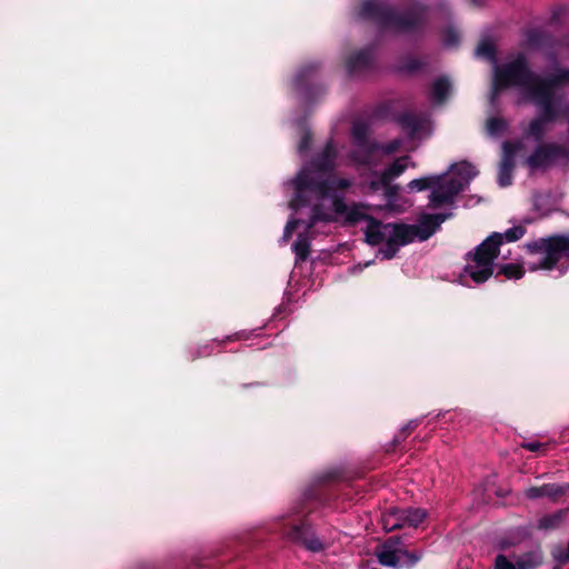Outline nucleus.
<instances>
[{
	"instance_id": "3",
	"label": "nucleus",
	"mask_w": 569,
	"mask_h": 569,
	"mask_svg": "<svg viewBox=\"0 0 569 569\" xmlns=\"http://www.w3.org/2000/svg\"><path fill=\"white\" fill-rule=\"evenodd\" d=\"M567 84H569V68H558L543 79H539V83L529 93L530 99L540 109L539 118L553 123L560 117H565L563 108H559L555 102V90Z\"/></svg>"
},
{
	"instance_id": "20",
	"label": "nucleus",
	"mask_w": 569,
	"mask_h": 569,
	"mask_svg": "<svg viewBox=\"0 0 569 569\" xmlns=\"http://www.w3.org/2000/svg\"><path fill=\"white\" fill-rule=\"evenodd\" d=\"M518 569H537L543 563V551L540 548L523 552L516 558Z\"/></svg>"
},
{
	"instance_id": "11",
	"label": "nucleus",
	"mask_w": 569,
	"mask_h": 569,
	"mask_svg": "<svg viewBox=\"0 0 569 569\" xmlns=\"http://www.w3.org/2000/svg\"><path fill=\"white\" fill-rule=\"evenodd\" d=\"M523 148L521 141H505L502 143V154L498 169V184L501 188L509 187L512 183V172L516 167L515 157Z\"/></svg>"
},
{
	"instance_id": "57",
	"label": "nucleus",
	"mask_w": 569,
	"mask_h": 569,
	"mask_svg": "<svg viewBox=\"0 0 569 569\" xmlns=\"http://www.w3.org/2000/svg\"><path fill=\"white\" fill-rule=\"evenodd\" d=\"M300 512H301V510H300V509H297V508H295V509H293V513H295V515H299Z\"/></svg>"
},
{
	"instance_id": "32",
	"label": "nucleus",
	"mask_w": 569,
	"mask_h": 569,
	"mask_svg": "<svg viewBox=\"0 0 569 569\" xmlns=\"http://www.w3.org/2000/svg\"><path fill=\"white\" fill-rule=\"evenodd\" d=\"M476 54L492 63L497 62V48L489 39H483L479 42L476 49Z\"/></svg>"
},
{
	"instance_id": "39",
	"label": "nucleus",
	"mask_w": 569,
	"mask_h": 569,
	"mask_svg": "<svg viewBox=\"0 0 569 569\" xmlns=\"http://www.w3.org/2000/svg\"><path fill=\"white\" fill-rule=\"evenodd\" d=\"M526 233V228L523 226H515L512 228H509L503 233H500L502 237V242H515L521 239Z\"/></svg>"
},
{
	"instance_id": "1",
	"label": "nucleus",
	"mask_w": 569,
	"mask_h": 569,
	"mask_svg": "<svg viewBox=\"0 0 569 569\" xmlns=\"http://www.w3.org/2000/svg\"><path fill=\"white\" fill-rule=\"evenodd\" d=\"M358 14L375 22L382 30L406 34L421 36L428 24V8L422 3H413L398 11L381 0H363Z\"/></svg>"
},
{
	"instance_id": "34",
	"label": "nucleus",
	"mask_w": 569,
	"mask_h": 569,
	"mask_svg": "<svg viewBox=\"0 0 569 569\" xmlns=\"http://www.w3.org/2000/svg\"><path fill=\"white\" fill-rule=\"evenodd\" d=\"M378 560L386 567H402L400 550L385 549L377 553Z\"/></svg>"
},
{
	"instance_id": "36",
	"label": "nucleus",
	"mask_w": 569,
	"mask_h": 569,
	"mask_svg": "<svg viewBox=\"0 0 569 569\" xmlns=\"http://www.w3.org/2000/svg\"><path fill=\"white\" fill-rule=\"evenodd\" d=\"M439 182V178L436 176L422 177L419 179H413L408 183V188L411 191H423L427 189H432L435 184Z\"/></svg>"
},
{
	"instance_id": "54",
	"label": "nucleus",
	"mask_w": 569,
	"mask_h": 569,
	"mask_svg": "<svg viewBox=\"0 0 569 569\" xmlns=\"http://www.w3.org/2000/svg\"><path fill=\"white\" fill-rule=\"evenodd\" d=\"M398 146H399V142L398 141H392L388 144L387 147V151L388 152H395L397 149H398Z\"/></svg>"
},
{
	"instance_id": "48",
	"label": "nucleus",
	"mask_w": 569,
	"mask_h": 569,
	"mask_svg": "<svg viewBox=\"0 0 569 569\" xmlns=\"http://www.w3.org/2000/svg\"><path fill=\"white\" fill-rule=\"evenodd\" d=\"M546 443H542V442H539V441H529V442H523L521 445V447L528 451H531V452H537L539 451L540 449H545L546 448Z\"/></svg>"
},
{
	"instance_id": "38",
	"label": "nucleus",
	"mask_w": 569,
	"mask_h": 569,
	"mask_svg": "<svg viewBox=\"0 0 569 569\" xmlns=\"http://www.w3.org/2000/svg\"><path fill=\"white\" fill-rule=\"evenodd\" d=\"M551 557L560 567L569 563V541L567 542L566 548L559 545L555 546L551 550Z\"/></svg>"
},
{
	"instance_id": "52",
	"label": "nucleus",
	"mask_w": 569,
	"mask_h": 569,
	"mask_svg": "<svg viewBox=\"0 0 569 569\" xmlns=\"http://www.w3.org/2000/svg\"><path fill=\"white\" fill-rule=\"evenodd\" d=\"M562 49L569 50V31L562 37H560V51Z\"/></svg>"
},
{
	"instance_id": "30",
	"label": "nucleus",
	"mask_w": 569,
	"mask_h": 569,
	"mask_svg": "<svg viewBox=\"0 0 569 569\" xmlns=\"http://www.w3.org/2000/svg\"><path fill=\"white\" fill-rule=\"evenodd\" d=\"M455 201L456 200L453 198L437 187H433L429 194V207L432 209H438L443 206H451L455 203Z\"/></svg>"
},
{
	"instance_id": "49",
	"label": "nucleus",
	"mask_w": 569,
	"mask_h": 569,
	"mask_svg": "<svg viewBox=\"0 0 569 569\" xmlns=\"http://www.w3.org/2000/svg\"><path fill=\"white\" fill-rule=\"evenodd\" d=\"M407 438L408 435L401 429L392 439V448L396 449L397 447H399Z\"/></svg>"
},
{
	"instance_id": "41",
	"label": "nucleus",
	"mask_w": 569,
	"mask_h": 569,
	"mask_svg": "<svg viewBox=\"0 0 569 569\" xmlns=\"http://www.w3.org/2000/svg\"><path fill=\"white\" fill-rule=\"evenodd\" d=\"M385 241V246L379 249V253L382 256L383 259L391 260L396 257L397 252L399 251V246L396 244L389 238H387Z\"/></svg>"
},
{
	"instance_id": "29",
	"label": "nucleus",
	"mask_w": 569,
	"mask_h": 569,
	"mask_svg": "<svg viewBox=\"0 0 569 569\" xmlns=\"http://www.w3.org/2000/svg\"><path fill=\"white\" fill-rule=\"evenodd\" d=\"M447 173L437 174L439 182L435 187L445 191L448 196L456 200L457 196L465 191L463 186L453 178L446 179Z\"/></svg>"
},
{
	"instance_id": "18",
	"label": "nucleus",
	"mask_w": 569,
	"mask_h": 569,
	"mask_svg": "<svg viewBox=\"0 0 569 569\" xmlns=\"http://www.w3.org/2000/svg\"><path fill=\"white\" fill-rule=\"evenodd\" d=\"M383 529L395 531L407 527L406 510L401 508H389L381 518Z\"/></svg>"
},
{
	"instance_id": "42",
	"label": "nucleus",
	"mask_w": 569,
	"mask_h": 569,
	"mask_svg": "<svg viewBox=\"0 0 569 569\" xmlns=\"http://www.w3.org/2000/svg\"><path fill=\"white\" fill-rule=\"evenodd\" d=\"M442 41L446 47H456L459 43V33L453 27H447L443 31Z\"/></svg>"
},
{
	"instance_id": "10",
	"label": "nucleus",
	"mask_w": 569,
	"mask_h": 569,
	"mask_svg": "<svg viewBox=\"0 0 569 569\" xmlns=\"http://www.w3.org/2000/svg\"><path fill=\"white\" fill-rule=\"evenodd\" d=\"M336 158L337 149L332 140H329L323 150L316 154L299 173L308 172L311 177L325 178V176L333 171Z\"/></svg>"
},
{
	"instance_id": "43",
	"label": "nucleus",
	"mask_w": 569,
	"mask_h": 569,
	"mask_svg": "<svg viewBox=\"0 0 569 569\" xmlns=\"http://www.w3.org/2000/svg\"><path fill=\"white\" fill-rule=\"evenodd\" d=\"M402 567L412 568L420 560V556L409 550H400Z\"/></svg>"
},
{
	"instance_id": "46",
	"label": "nucleus",
	"mask_w": 569,
	"mask_h": 569,
	"mask_svg": "<svg viewBox=\"0 0 569 569\" xmlns=\"http://www.w3.org/2000/svg\"><path fill=\"white\" fill-rule=\"evenodd\" d=\"M302 223H305V221L301 219H293L288 221L284 227L283 237L289 238L292 234V232Z\"/></svg>"
},
{
	"instance_id": "33",
	"label": "nucleus",
	"mask_w": 569,
	"mask_h": 569,
	"mask_svg": "<svg viewBox=\"0 0 569 569\" xmlns=\"http://www.w3.org/2000/svg\"><path fill=\"white\" fill-rule=\"evenodd\" d=\"M525 268L521 264L506 263L499 267L496 278L503 276L506 279H521L525 276Z\"/></svg>"
},
{
	"instance_id": "45",
	"label": "nucleus",
	"mask_w": 569,
	"mask_h": 569,
	"mask_svg": "<svg viewBox=\"0 0 569 569\" xmlns=\"http://www.w3.org/2000/svg\"><path fill=\"white\" fill-rule=\"evenodd\" d=\"M311 140H312L311 132L306 131L303 133V136L301 137V140L298 144V152L300 154H305L310 149Z\"/></svg>"
},
{
	"instance_id": "14",
	"label": "nucleus",
	"mask_w": 569,
	"mask_h": 569,
	"mask_svg": "<svg viewBox=\"0 0 569 569\" xmlns=\"http://www.w3.org/2000/svg\"><path fill=\"white\" fill-rule=\"evenodd\" d=\"M452 216V212H440L422 216L419 224H413L416 238H418L420 241L428 240L440 229L441 223L450 219Z\"/></svg>"
},
{
	"instance_id": "23",
	"label": "nucleus",
	"mask_w": 569,
	"mask_h": 569,
	"mask_svg": "<svg viewBox=\"0 0 569 569\" xmlns=\"http://www.w3.org/2000/svg\"><path fill=\"white\" fill-rule=\"evenodd\" d=\"M318 69H319L318 63H316V62L309 63V64L303 66L296 76V79H295L296 88L299 91L303 92L306 96L309 94V88H308L309 82L313 80Z\"/></svg>"
},
{
	"instance_id": "12",
	"label": "nucleus",
	"mask_w": 569,
	"mask_h": 569,
	"mask_svg": "<svg viewBox=\"0 0 569 569\" xmlns=\"http://www.w3.org/2000/svg\"><path fill=\"white\" fill-rule=\"evenodd\" d=\"M527 46L535 50H543L549 58L560 52V38L542 29H530L526 32Z\"/></svg>"
},
{
	"instance_id": "4",
	"label": "nucleus",
	"mask_w": 569,
	"mask_h": 569,
	"mask_svg": "<svg viewBox=\"0 0 569 569\" xmlns=\"http://www.w3.org/2000/svg\"><path fill=\"white\" fill-rule=\"evenodd\" d=\"M543 77L536 74L529 67L527 57L520 52L507 63L496 64L493 89L501 91L508 88H523L529 94Z\"/></svg>"
},
{
	"instance_id": "8",
	"label": "nucleus",
	"mask_w": 569,
	"mask_h": 569,
	"mask_svg": "<svg viewBox=\"0 0 569 569\" xmlns=\"http://www.w3.org/2000/svg\"><path fill=\"white\" fill-rule=\"evenodd\" d=\"M351 136L355 143V149L351 151L352 160L359 164H370L379 146L369 140L367 124L365 122H355L351 127Z\"/></svg>"
},
{
	"instance_id": "55",
	"label": "nucleus",
	"mask_w": 569,
	"mask_h": 569,
	"mask_svg": "<svg viewBox=\"0 0 569 569\" xmlns=\"http://www.w3.org/2000/svg\"><path fill=\"white\" fill-rule=\"evenodd\" d=\"M234 338H236V339H238V335H236L234 337H233V336H228L224 340H222V341H216V342H217V345L220 347V346H222L223 343H226L227 341H232Z\"/></svg>"
},
{
	"instance_id": "2",
	"label": "nucleus",
	"mask_w": 569,
	"mask_h": 569,
	"mask_svg": "<svg viewBox=\"0 0 569 569\" xmlns=\"http://www.w3.org/2000/svg\"><path fill=\"white\" fill-rule=\"evenodd\" d=\"M501 244L502 237L500 232H492L473 250L465 254L463 272L475 283H485L493 276L495 261L499 257Z\"/></svg>"
},
{
	"instance_id": "56",
	"label": "nucleus",
	"mask_w": 569,
	"mask_h": 569,
	"mask_svg": "<svg viewBox=\"0 0 569 569\" xmlns=\"http://www.w3.org/2000/svg\"><path fill=\"white\" fill-rule=\"evenodd\" d=\"M471 1H472V3H473L475 6H480V4H481V0H471Z\"/></svg>"
},
{
	"instance_id": "59",
	"label": "nucleus",
	"mask_w": 569,
	"mask_h": 569,
	"mask_svg": "<svg viewBox=\"0 0 569 569\" xmlns=\"http://www.w3.org/2000/svg\"><path fill=\"white\" fill-rule=\"evenodd\" d=\"M562 567L559 566V563H557L553 569H561Z\"/></svg>"
},
{
	"instance_id": "24",
	"label": "nucleus",
	"mask_w": 569,
	"mask_h": 569,
	"mask_svg": "<svg viewBox=\"0 0 569 569\" xmlns=\"http://www.w3.org/2000/svg\"><path fill=\"white\" fill-rule=\"evenodd\" d=\"M397 122L410 138L416 137V134L421 130L422 127L421 119L416 113L410 111H405L400 113L397 118Z\"/></svg>"
},
{
	"instance_id": "28",
	"label": "nucleus",
	"mask_w": 569,
	"mask_h": 569,
	"mask_svg": "<svg viewBox=\"0 0 569 569\" xmlns=\"http://www.w3.org/2000/svg\"><path fill=\"white\" fill-rule=\"evenodd\" d=\"M333 220L335 219L332 216L325 212L323 207L321 204H315L311 208L309 220L306 222V230L308 233H311V236H313V233H316L315 227L317 226L318 222L329 223L332 222Z\"/></svg>"
},
{
	"instance_id": "31",
	"label": "nucleus",
	"mask_w": 569,
	"mask_h": 569,
	"mask_svg": "<svg viewBox=\"0 0 569 569\" xmlns=\"http://www.w3.org/2000/svg\"><path fill=\"white\" fill-rule=\"evenodd\" d=\"M406 158L393 161L388 168L382 171V183L388 184L392 179L401 176L407 169Z\"/></svg>"
},
{
	"instance_id": "27",
	"label": "nucleus",
	"mask_w": 569,
	"mask_h": 569,
	"mask_svg": "<svg viewBox=\"0 0 569 569\" xmlns=\"http://www.w3.org/2000/svg\"><path fill=\"white\" fill-rule=\"evenodd\" d=\"M549 124L548 121L542 120L538 116L535 117L528 124V127L523 131V136L526 138H531L536 142L543 143V139L546 136V126Z\"/></svg>"
},
{
	"instance_id": "21",
	"label": "nucleus",
	"mask_w": 569,
	"mask_h": 569,
	"mask_svg": "<svg viewBox=\"0 0 569 569\" xmlns=\"http://www.w3.org/2000/svg\"><path fill=\"white\" fill-rule=\"evenodd\" d=\"M451 170L455 174L452 178L458 180V182L463 186V189H466L471 180L478 174L476 167L468 161H461L452 164Z\"/></svg>"
},
{
	"instance_id": "50",
	"label": "nucleus",
	"mask_w": 569,
	"mask_h": 569,
	"mask_svg": "<svg viewBox=\"0 0 569 569\" xmlns=\"http://www.w3.org/2000/svg\"><path fill=\"white\" fill-rule=\"evenodd\" d=\"M407 438L408 435L401 429L392 439V448L396 449L397 447H399Z\"/></svg>"
},
{
	"instance_id": "15",
	"label": "nucleus",
	"mask_w": 569,
	"mask_h": 569,
	"mask_svg": "<svg viewBox=\"0 0 569 569\" xmlns=\"http://www.w3.org/2000/svg\"><path fill=\"white\" fill-rule=\"evenodd\" d=\"M375 63V47L369 46L351 53L346 60V69L349 74L368 71Z\"/></svg>"
},
{
	"instance_id": "25",
	"label": "nucleus",
	"mask_w": 569,
	"mask_h": 569,
	"mask_svg": "<svg viewBox=\"0 0 569 569\" xmlns=\"http://www.w3.org/2000/svg\"><path fill=\"white\" fill-rule=\"evenodd\" d=\"M451 92V83L447 77L437 78L432 84L430 90V98L436 103H443Z\"/></svg>"
},
{
	"instance_id": "53",
	"label": "nucleus",
	"mask_w": 569,
	"mask_h": 569,
	"mask_svg": "<svg viewBox=\"0 0 569 569\" xmlns=\"http://www.w3.org/2000/svg\"><path fill=\"white\" fill-rule=\"evenodd\" d=\"M383 188L382 183V173L380 174L379 180H375L370 182V189L373 191H378L379 189Z\"/></svg>"
},
{
	"instance_id": "17",
	"label": "nucleus",
	"mask_w": 569,
	"mask_h": 569,
	"mask_svg": "<svg viewBox=\"0 0 569 569\" xmlns=\"http://www.w3.org/2000/svg\"><path fill=\"white\" fill-rule=\"evenodd\" d=\"M383 229L388 231V238L399 247L411 243L416 238L413 224L388 222Z\"/></svg>"
},
{
	"instance_id": "19",
	"label": "nucleus",
	"mask_w": 569,
	"mask_h": 569,
	"mask_svg": "<svg viewBox=\"0 0 569 569\" xmlns=\"http://www.w3.org/2000/svg\"><path fill=\"white\" fill-rule=\"evenodd\" d=\"M382 221L376 219L375 217L369 218L367 222V228L365 230L366 242L372 247L382 243L387 238L388 231L383 229Z\"/></svg>"
},
{
	"instance_id": "47",
	"label": "nucleus",
	"mask_w": 569,
	"mask_h": 569,
	"mask_svg": "<svg viewBox=\"0 0 569 569\" xmlns=\"http://www.w3.org/2000/svg\"><path fill=\"white\" fill-rule=\"evenodd\" d=\"M383 189H385V196L389 200H392L393 198H396L399 192V186L391 184V182H388V184H383Z\"/></svg>"
},
{
	"instance_id": "7",
	"label": "nucleus",
	"mask_w": 569,
	"mask_h": 569,
	"mask_svg": "<svg viewBox=\"0 0 569 569\" xmlns=\"http://www.w3.org/2000/svg\"><path fill=\"white\" fill-rule=\"evenodd\" d=\"M282 532L287 540L302 546L311 552H320L325 549L323 542L312 530L307 515L298 519H288L282 526Z\"/></svg>"
},
{
	"instance_id": "58",
	"label": "nucleus",
	"mask_w": 569,
	"mask_h": 569,
	"mask_svg": "<svg viewBox=\"0 0 569 569\" xmlns=\"http://www.w3.org/2000/svg\"><path fill=\"white\" fill-rule=\"evenodd\" d=\"M393 540L398 541V540H399V538H398V537H397V538H392V537H391V538H389V539H388V541H387V542H391V541H393Z\"/></svg>"
},
{
	"instance_id": "6",
	"label": "nucleus",
	"mask_w": 569,
	"mask_h": 569,
	"mask_svg": "<svg viewBox=\"0 0 569 569\" xmlns=\"http://www.w3.org/2000/svg\"><path fill=\"white\" fill-rule=\"evenodd\" d=\"M350 187L348 179L311 177L308 172L298 173L295 180L297 198L303 200V193L311 192L322 198L329 196L335 190H345Z\"/></svg>"
},
{
	"instance_id": "26",
	"label": "nucleus",
	"mask_w": 569,
	"mask_h": 569,
	"mask_svg": "<svg viewBox=\"0 0 569 569\" xmlns=\"http://www.w3.org/2000/svg\"><path fill=\"white\" fill-rule=\"evenodd\" d=\"M569 509H560L552 513L546 515L539 519L538 528L543 530H556L567 519Z\"/></svg>"
},
{
	"instance_id": "9",
	"label": "nucleus",
	"mask_w": 569,
	"mask_h": 569,
	"mask_svg": "<svg viewBox=\"0 0 569 569\" xmlns=\"http://www.w3.org/2000/svg\"><path fill=\"white\" fill-rule=\"evenodd\" d=\"M567 156V150L561 144L555 142L539 143L532 153L527 157L525 164L531 170L546 169L550 167L557 159Z\"/></svg>"
},
{
	"instance_id": "13",
	"label": "nucleus",
	"mask_w": 569,
	"mask_h": 569,
	"mask_svg": "<svg viewBox=\"0 0 569 569\" xmlns=\"http://www.w3.org/2000/svg\"><path fill=\"white\" fill-rule=\"evenodd\" d=\"M333 211L339 216H345V224L356 226L362 220L369 221L372 216L363 211V206L360 203H352L348 206L342 197L335 196L332 199Z\"/></svg>"
},
{
	"instance_id": "5",
	"label": "nucleus",
	"mask_w": 569,
	"mask_h": 569,
	"mask_svg": "<svg viewBox=\"0 0 569 569\" xmlns=\"http://www.w3.org/2000/svg\"><path fill=\"white\" fill-rule=\"evenodd\" d=\"M530 254H542L541 260L529 267L531 271L553 270L565 259L569 262V233H556L526 244Z\"/></svg>"
},
{
	"instance_id": "44",
	"label": "nucleus",
	"mask_w": 569,
	"mask_h": 569,
	"mask_svg": "<svg viewBox=\"0 0 569 569\" xmlns=\"http://www.w3.org/2000/svg\"><path fill=\"white\" fill-rule=\"evenodd\" d=\"M495 569H518L517 562H511L508 560V558L499 553L495 559Z\"/></svg>"
},
{
	"instance_id": "35",
	"label": "nucleus",
	"mask_w": 569,
	"mask_h": 569,
	"mask_svg": "<svg viewBox=\"0 0 569 569\" xmlns=\"http://www.w3.org/2000/svg\"><path fill=\"white\" fill-rule=\"evenodd\" d=\"M426 63H423L420 59L408 56L402 59L401 63L397 68L399 72L413 74L421 70Z\"/></svg>"
},
{
	"instance_id": "37",
	"label": "nucleus",
	"mask_w": 569,
	"mask_h": 569,
	"mask_svg": "<svg viewBox=\"0 0 569 569\" xmlns=\"http://www.w3.org/2000/svg\"><path fill=\"white\" fill-rule=\"evenodd\" d=\"M407 527L418 528L426 519L427 511L422 508H406Z\"/></svg>"
},
{
	"instance_id": "16",
	"label": "nucleus",
	"mask_w": 569,
	"mask_h": 569,
	"mask_svg": "<svg viewBox=\"0 0 569 569\" xmlns=\"http://www.w3.org/2000/svg\"><path fill=\"white\" fill-rule=\"evenodd\" d=\"M569 491V483H543L526 489L525 496L530 500L548 498L552 502L559 501Z\"/></svg>"
},
{
	"instance_id": "51",
	"label": "nucleus",
	"mask_w": 569,
	"mask_h": 569,
	"mask_svg": "<svg viewBox=\"0 0 569 569\" xmlns=\"http://www.w3.org/2000/svg\"><path fill=\"white\" fill-rule=\"evenodd\" d=\"M419 425L418 420H410L406 426L401 429L409 436Z\"/></svg>"
},
{
	"instance_id": "22",
	"label": "nucleus",
	"mask_w": 569,
	"mask_h": 569,
	"mask_svg": "<svg viewBox=\"0 0 569 569\" xmlns=\"http://www.w3.org/2000/svg\"><path fill=\"white\" fill-rule=\"evenodd\" d=\"M317 233H308L307 230L305 232L299 233L297 240L292 244V251L296 254V263L303 262L308 259L311 248V240L315 239Z\"/></svg>"
},
{
	"instance_id": "40",
	"label": "nucleus",
	"mask_w": 569,
	"mask_h": 569,
	"mask_svg": "<svg viewBox=\"0 0 569 569\" xmlns=\"http://www.w3.org/2000/svg\"><path fill=\"white\" fill-rule=\"evenodd\" d=\"M487 129L490 134L497 136L507 129V122L502 118L491 117L487 120Z\"/></svg>"
}]
</instances>
